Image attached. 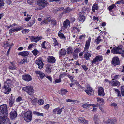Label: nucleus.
Segmentation results:
<instances>
[{"label":"nucleus","mask_w":124,"mask_h":124,"mask_svg":"<svg viewBox=\"0 0 124 124\" xmlns=\"http://www.w3.org/2000/svg\"><path fill=\"white\" fill-rule=\"evenodd\" d=\"M11 84L8 82H5L2 87L1 90L2 92L5 94H8L11 91Z\"/></svg>","instance_id":"1"},{"label":"nucleus","mask_w":124,"mask_h":124,"mask_svg":"<svg viewBox=\"0 0 124 124\" xmlns=\"http://www.w3.org/2000/svg\"><path fill=\"white\" fill-rule=\"evenodd\" d=\"M32 114L31 111H28L24 113L23 118L24 120L27 122L31 121L32 119Z\"/></svg>","instance_id":"2"},{"label":"nucleus","mask_w":124,"mask_h":124,"mask_svg":"<svg viewBox=\"0 0 124 124\" xmlns=\"http://www.w3.org/2000/svg\"><path fill=\"white\" fill-rule=\"evenodd\" d=\"M0 124H11L9 119L5 115L0 116Z\"/></svg>","instance_id":"3"},{"label":"nucleus","mask_w":124,"mask_h":124,"mask_svg":"<svg viewBox=\"0 0 124 124\" xmlns=\"http://www.w3.org/2000/svg\"><path fill=\"white\" fill-rule=\"evenodd\" d=\"M8 114L7 106L3 104L0 106V115H6Z\"/></svg>","instance_id":"4"},{"label":"nucleus","mask_w":124,"mask_h":124,"mask_svg":"<svg viewBox=\"0 0 124 124\" xmlns=\"http://www.w3.org/2000/svg\"><path fill=\"white\" fill-rule=\"evenodd\" d=\"M22 90L26 92L30 95H32L34 92L33 87L31 86H28L23 87Z\"/></svg>","instance_id":"5"},{"label":"nucleus","mask_w":124,"mask_h":124,"mask_svg":"<svg viewBox=\"0 0 124 124\" xmlns=\"http://www.w3.org/2000/svg\"><path fill=\"white\" fill-rule=\"evenodd\" d=\"M85 12H80L78 14V19L80 23H83L85 20Z\"/></svg>","instance_id":"6"},{"label":"nucleus","mask_w":124,"mask_h":124,"mask_svg":"<svg viewBox=\"0 0 124 124\" xmlns=\"http://www.w3.org/2000/svg\"><path fill=\"white\" fill-rule=\"evenodd\" d=\"M84 91L89 95H93L94 93L93 90L89 85L86 86V89H85Z\"/></svg>","instance_id":"7"},{"label":"nucleus","mask_w":124,"mask_h":124,"mask_svg":"<svg viewBox=\"0 0 124 124\" xmlns=\"http://www.w3.org/2000/svg\"><path fill=\"white\" fill-rule=\"evenodd\" d=\"M121 48L118 46L113 48L111 50V52L114 54H120Z\"/></svg>","instance_id":"8"},{"label":"nucleus","mask_w":124,"mask_h":124,"mask_svg":"<svg viewBox=\"0 0 124 124\" xmlns=\"http://www.w3.org/2000/svg\"><path fill=\"white\" fill-rule=\"evenodd\" d=\"M47 0H39L37 1V4L41 6L42 8H43L46 5Z\"/></svg>","instance_id":"9"},{"label":"nucleus","mask_w":124,"mask_h":124,"mask_svg":"<svg viewBox=\"0 0 124 124\" xmlns=\"http://www.w3.org/2000/svg\"><path fill=\"white\" fill-rule=\"evenodd\" d=\"M112 63L114 66H116L120 64V63L119 59L117 57H114L112 59Z\"/></svg>","instance_id":"10"},{"label":"nucleus","mask_w":124,"mask_h":124,"mask_svg":"<svg viewBox=\"0 0 124 124\" xmlns=\"http://www.w3.org/2000/svg\"><path fill=\"white\" fill-rule=\"evenodd\" d=\"M103 60V57L101 56L98 55L95 57L92 61H91L92 64L95 63L96 62L101 61Z\"/></svg>","instance_id":"11"},{"label":"nucleus","mask_w":124,"mask_h":124,"mask_svg":"<svg viewBox=\"0 0 124 124\" xmlns=\"http://www.w3.org/2000/svg\"><path fill=\"white\" fill-rule=\"evenodd\" d=\"M23 79L27 82H29L31 80V76L28 74L23 75L22 76Z\"/></svg>","instance_id":"12"},{"label":"nucleus","mask_w":124,"mask_h":124,"mask_svg":"<svg viewBox=\"0 0 124 124\" xmlns=\"http://www.w3.org/2000/svg\"><path fill=\"white\" fill-rule=\"evenodd\" d=\"M109 83H111V84L112 85L116 86H118L120 85V83L118 81L113 79L111 81H109Z\"/></svg>","instance_id":"13"},{"label":"nucleus","mask_w":124,"mask_h":124,"mask_svg":"<svg viewBox=\"0 0 124 124\" xmlns=\"http://www.w3.org/2000/svg\"><path fill=\"white\" fill-rule=\"evenodd\" d=\"M36 63L38 66V68L41 69L42 68L43 66V63L42 61L39 60H38L36 61Z\"/></svg>","instance_id":"14"},{"label":"nucleus","mask_w":124,"mask_h":124,"mask_svg":"<svg viewBox=\"0 0 124 124\" xmlns=\"http://www.w3.org/2000/svg\"><path fill=\"white\" fill-rule=\"evenodd\" d=\"M10 117L11 119H13L16 118L17 116L16 112L15 111H11L10 113Z\"/></svg>","instance_id":"15"},{"label":"nucleus","mask_w":124,"mask_h":124,"mask_svg":"<svg viewBox=\"0 0 124 124\" xmlns=\"http://www.w3.org/2000/svg\"><path fill=\"white\" fill-rule=\"evenodd\" d=\"M116 122V120L115 118L108 119L106 122V124H114Z\"/></svg>","instance_id":"16"},{"label":"nucleus","mask_w":124,"mask_h":124,"mask_svg":"<svg viewBox=\"0 0 124 124\" xmlns=\"http://www.w3.org/2000/svg\"><path fill=\"white\" fill-rule=\"evenodd\" d=\"M47 62L51 63H55L56 61L55 58L53 56H48L47 57Z\"/></svg>","instance_id":"17"},{"label":"nucleus","mask_w":124,"mask_h":124,"mask_svg":"<svg viewBox=\"0 0 124 124\" xmlns=\"http://www.w3.org/2000/svg\"><path fill=\"white\" fill-rule=\"evenodd\" d=\"M98 93L99 95L104 96L105 95L103 88L101 87L99 88Z\"/></svg>","instance_id":"18"},{"label":"nucleus","mask_w":124,"mask_h":124,"mask_svg":"<svg viewBox=\"0 0 124 124\" xmlns=\"http://www.w3.org/2000/svg\"><path fill=\"white\" fill-rule=\"evenodd\" d=\"M91 39V38L89 37L86 42L85 46V51H87L89 48Z\"/></svg>","instance_id":"19"},{"label":"nucleus","mask_w":124,"mask_h":124,"mask_svg":"<svg viewBox=\"0 0 124 124\" xmlns=\"http://www.w3.org/2000/svg\"><path fill=\"white\" fill-rule=\"evenodd\" d=\"M70 21L68 19L66 20L63 23V29H66L68 26L70 25Z\"/></svg>","instance_id":"20"},{"label":"nucleus","mask_w":124,"mask_h":124,"mask_svg":"<svg viewBox=\"0 0 124 124\" xmlns=\"http://www.w3.org/2000/svg\"><path fill=\"white\" fill-rule=\"evenodd\" d=\"M51 65L49 64H47L46 67V72L48 73H50L51 72Z\"/></svg>","instance_id":"21"},{"label":"nucleus","mask_w":124,"mask_h":124,"mask_svg":"<svg viewBox=\"0 0 124 124\" xmlns=\"http://www.w3.org/2000/svg\"><path fill=\"white\" fill-rule=\"evenodd\" d=\"M15 101V100L13 96L10 97L9 99L8 102L10 107H11L14 104V102Z\"/></svg>","instance_id":"22"},{"label":"nucleus","mask_w":124,"mask_h":124,"mask_svg":"<svg viewBox=\"0 0 124 124\" xmlns=\"http://www.w3.org/2000/svg\"><path fill=\"white\" fill-rule=\"evenodd\" d=\"M35 72L37 74L39 75L41 79H42L44 77L45 74L40 71L36 70Z\"/></svg>","instance_id":"23"},{"label":"nucleus","mask_w":124,"mask_h":124,"mask_svg":"<svg viewBox=\"0 0 124 124\" xmlns=\"http://www.w3.org/2000/svg\"><path fill=\"white\" fill-rule=\"evenodd\" d=\"M78 121L81 123H85L86 124H87L88 122V121L85 120L83 117H79L78 118Z\"/></svg>","instance_id":"24"},{"label":"nucleus","mask_w":124,"mask_h":124,"mask_svg":"<svg viewBox=\"0 0 124 124\" xmlns=\"http://www.w3.org/2000/svg\"><path fill=\"white\" fill-rule=\"evenodd\" d=\"M92 55V54L88 52L86 53L84 55V58L85 59L87 60L89 59V57Z\"/></svg>","instance_id":"25"},{"label":"nucleus","mask_w":124,"mask_h":124,"mask_svg":"<svg viewBox=\"0 0 124 124\" xmlns=\"http://www.w3.org/2000/svg\"><path fill=\"white\" fill-rule=\"evenodd\" d=\"M19 55H21L23 56H26L29 54V53L27 51H24L20 52L18 53Z\"/></svg>","instance_id":"26"},{"label":"nucleus","mask_w":124,"mask_h":124,"mask_svg":"<svg viewBox=\"0 0 124 124\" xmlns=\"http://www.w3.org/2000/svg\"><path fill=\"white\" fill-rule=\"evenodd\" d=\"M66 54V50L62 49L59 52L60 57L62 55H64Z\"/></svg>","instance_id":"27"},{"label":"nucleus","mask_w":124,"mask_h":124,"mask_svg":"<svg viewBox=\"0 0 124 124\" xmlns=\"http://www.w3.org/2000/svg\"><path fill=\"white\" fill-rule=\"evenodd\" d=\"M98 4H94L93 6L92 10L94 12H95V10H97L98 9Z\"/></svg>","instance_id":"28"},{"label":"nucleus","mask_w":124,"mask_h":124,"mask_svg":"<svg viewBox=\"0 0 124 124\" xmlns=\"http://www.w3.org/2000/svg\"><path fill=\"white\" fill-rule=\"evenodd\" d=\"M98 116L96 115H94L93 117V120L95 124H99L98 123Z\"/></svg>","instance_id":"29"},{"label":"nucleus","mask_w":124,"mask_h":124,"mask_svg":"<svg viewBox=\"0 0 124 124\" xmlns=\"http://www.w3.org/2000/svg\"><path fill=\"white\" fill-rule=\"evenodd\" d=\"M33 113L35 115H36L38 116H44L43 113H39L36 111H34L33 112Z\"/></svg>","instance_id":"30"},{"label":"nucleus","mask_w":124,"mask_h":124,"mask_svg":"<svg viewBox=\"0 0 124 124\" xmlns=\"http://www.w3.org/2000/svg\"><path fill=\"white\" fill-rule=\"evenodd\" d=\"M30 37L31 40V41H33L35 42H37V40L36 38V37L31 36V37Z\"/></svg>","instance_id":"31"},{"label":"nucleus","mask_w":124,"mask_h":124,"mask_svg":"<svg viewBox=\"0 0 124 124\" xmlns=\"http://www.w3.org/2000/svg\"><path fill=\"white\" fill-rule=\"evenodd\" d=\"M72 10L69 7H68L64 10V12L65 13H68L71 12Z\"/></svg>","instance_id":"32"},{"label":"nucleus","mask_w":124,"mask_h":124,"mask_svg":"<svg viewBox=\"0 0 124 124\" xmlns=\"http://www.w3.org/2000/svg\"><path fill=\"white\" fill-rule=\"evenodd\" d=\"M73 51L72 48L70 47H69L67 49V53L68 54L72 53Z\"/></svg>","instance_id":"33"},{"label":"nucleus","mask_w":124,"mask_h":124,"mask_svg":"<svg viewBox=\"0 0 124 124\" xmlns=\"http://www.w3.org/2000/svg\"><path fill=\"white\" fill-rule=\"evenodd\" d=\"M80 31V29L76 26H74L73 27V31H75L76 32H79Z\"/></svg>","instance_id":"34"},{"label":"nucleus","mask_w":124,"mask_h":124,"mask_svg":"<svg viewBox=\"0 0 124 124\" xmlns=\"http://www.w3.org/2000/svg\"><path fill=\"white\" fill-rule=\"evenodd\" d=\"M8 68L9 70H14L16 69V67L14 64H12V66H10Z\"/></svg>","instance_id":"35"},{"label":"nucleus","mask_w":124,"mask_h":124,"mask_svg":"<svg viewBox=\"0 0 124 124\" xmlns=\"http://www.w3.org/2000/svg\"><path fill=\"white\" fill-rule=\"evenodd\" d=\"M58 36L60 37L62 39H63L64 40L66 38L64 36L63 34V33H58Z\"/></svg>","instance_id":"36"},{"label":"nucleus","mask_w":124,"mask_h":124,"mask_svg":"<svg viewBox=\"0 0 124 124\" xmlns=\"http://www.w3.org/2000/svg\"><path fill=\"white\" fill-rule=\"evenodd\" d=\"M16 28L15 29L14 28H13L12 29H11L9 31V33L10 34H11L13 32L15 31H16Z\"/></svg>","instance_id":"37"},{"label":"nucleus","mask_w":124,"mask_h":124,"mask_svg":"<svg viewBox=\"0 0 124 124\" xmlns=\"http://www.w3.org/2000/svg\"><path fill=\"white\" fill-rule=\"evenodd\" d=\"M35 19L34 18H33L32 19V20L29 22V24L30 26H31L33 25V24L35 22Z\"/></svg>","instance_id":"38"},{"label":"nucleus","mask_w":124,"mask_h":124,"mask_svg":"<svg viewBox=\"0 0 124 124\" xmlns=\"http://www.w3.org/2000/svg\"><path fill=\"white\" fill-rule=\"evenodd\" d=\"M114 90L116 91L118 96L119 97H120L121 96L120 92L118 90V89H115Z\"/></svg>","instance_id":"39"},{"label":"nucleus","mask_w":124,"mask_h":124,"mask_svg":"<svg viewBox=\"0 0 124 124\" xmlns=\"http://www.w3.org/2000/svg\"><path fill=\"white\" fill-rule=\"evenodd\" d=\"M61 44H59L58 45H55L54 46L55 48V49L56 51H57L58 49L61 47Z\"/></svg>","instance_id":"40"},{"label":"nucleus","mask_w":124,"mask_h":124,"mask_svg":"<svg viewBox=\"0 0 124 124\" xmlns=\"http://www.w3.org/2000/svg\"><path fill=\"white\" fill-rule=\"evenodd\" d=\"M121 92L122 96L124 97V86L121 87Z\"/></svg>","instance_id":"41"},{"label":"nucleus","mask_w":124,"mask_h":124,"mask_svg":"<svg viewBox=\"0 0 124 124\" xmlns=\"http://www.w3.org/2000/svg\"><path fill=\"white\" fill-rule=\"evenodd\" d=\"M115 6V5L114 4H113L112 5L109 6L108 8L109 11H111V10L113 9Z\"/></svg>","instance_id":"42"},{"label":"nucleus","mask_w":124,"mask_h":124,"mask_svg":"<svg viewBox=\"0 0 124 124\" xmlns=\"http://www.w3.org/2000/svg\"><path fill=\"white\" fill-rule=\"evenodd\" d=\"M53 40L54 42L53 43L54 46H55V45H57L59 44H60L58 43V42L57 41L56 39L55 38H54L53 39Z\"/></svg>","instance_id":"43"},{"label":"nucleus","mask_w":124,"mask_h":124,"mask_svg":"<svg viewBox=\"0 0 124 124\" xmlns=\"http://www.w3.org/2000/svg\"><path fill=\"white\" fill-rule=\"evenodd\" d=\"M68 91L66 89H63L61 91V93L62 94H66Z\"/></svg>","instance_id":"44"},{"label":"nucleus","mask_w":124,"mask_h":124,"mask_svg":"<svg viewBox=\"0 0 124 124\" xmlns=\"http://www.w3.org/2000/svg\"><path fill=\"white\" fill-rule=\"evenodd\" d=\"M57 108H58L57 110V113L56 114L60 115L61 114L62 111L60 109V108L59 107Z\"/></svg>","instance_id":"45"},{"label":"nucleus","mask_w":124,"mask_h":124,"mask_svg":"<svg viewBox=\"0 0 124 124\" xmlns=\"http://www.w3.org/2000/svg\"><path fill=\"white\" fill-rule=\"evenodd\" d=\"M82 107L84 108H89V107H90L89 104L86 103L85 104L83 105L82 106Z\"/></svg>","instance_id":"46"},{"label":"nucleus","mask_w":124,"mask_h":124,"mask_svg":"<svg viewBox=\"0 0 124 124\" xmlns=\"http://www.w3.org/2000/svg\"><path fill=\"white\" fill-rule=\"evenodd\" d=\"M51 18L50 17H47V18H45V20L46 23L47 24V23L48 22L50 21Z\"/></svg>","instance_id":"47"},{"label":"nucleus","mask_w":124,"mask_h":124,"mask_svg":"<svg viewBox=\"0 0 124 124\" xmlns=\"http://www.w3.org/2000/svg\"><path fill=\"white\" fill-rule=\"evenodd\" d=\"M73 57L74 58L76 59L78 57V54L77 53H73Z\"/></svg>","instance_id":"48"},{"label":"nucleus","mask_w":124,"mask_h":124,"mask_svg":"<svg viewBox=\"0 0 124 124\" xmlns=\"http://www.w3.org/2000/svg\"><path fill=\"white\" fill-rule=\"evenodd\" d=\"M44 101L42 99L39 100L38 101V103L39 104L42 105L44 103Z\"/></svg>","instance_id":"49"},{"label":"nucleus","mask_w":124,"mask_h":124,"mask_svg":"<svg viewBox=\"0 0 124 124\" xmlns=\"http://www.w3.org/2000/svg\"><path fill=\"white\" fill-rule=\"evenodd\" d=\"M32 53L35 55H36L38 53V51L36 49H34L32 52Z\"/></svg>","instance_id":"50"},{"label":"nucleus","mask_w":124,"mask_h":124,"mask_svg":"<svg viewBox=\"0 0 124 124\" xmlns=\"http://www.w3.org/2000/svg\"><path fill=\"white\" fill-rule=\"evenodd\" d=\"M26 61V58H25L21 60L20 63L21 64H23L25 63Z\"/></svg>","instance_id":"51"},{"label":"nucleus","mask_w":124,"mask_h":124,"mask_svg":"<svg viewBox=\"0 0 124 124\" xmlns=\"http://www.w3.org/2000/svg\"><path fill=\"white\" fill-rule=\"evenodd\" d=\"M61 79L60 78V77L58 79H56L55 80L54 84H55L56 83H60L61 82Z\"/></svg>","instance_id":"52"},{"label":"nucleus","mask_w":124,"mask_h":124,"mask_svg":"<svg viewBox=\"0 0 124 124\" xmlns=\"http://www.w3.org/2000/svg\"><path fill=\"white\" fill-rule=\"evenodd\" d=\"M29 31V30L28 29H24L22 31L23 33H28Z\"/></svg>","instance_id":"53"},{"label":"nucleus","mask_w":124,"mask_h":124,"mask_svg":"<svg viewBox=\"0 0 124 124\" xmlns=\"http://www.w3.org/2000/svg\"><path fill=\"white\" fill-rule=\"evenodd\" d=\"M100 38V36H99L95 40V42H97L98 43H99V42L101 40V39Z\"/></svg>","instance_id":"54"},{"label":"nucleus","mask_w":124,"mask_h":124,"mask_svg":"<svg viewBox=\"0 0 124 124\" xmlns=\"http://www.w3.org/2000/svg\"><path fill=\"white\" fill-rule=\"evenodd\" d=\"M23 26L18 27H16V31H19L23 29Z\"/></svg>","instance_id":"55"},{"label":"nucleus","mask_w":124,"mask_h":124,"mask_svg":"<svg viewBox=\"0 0 124 124\" xmlns=\"http://www.w3.org/2000/svg\"><path fill=\"white\" fill-rule=\"evenodd\" d=\"M111 105L112 106H113L114 107L116 108H117V104L115 103H113L111 104Z\"/></svg>","instance_id":"56"},{"label":"nucleus","mask_w":124,"mask_h":124,"mask_svg":"<svg viewBox=\"0 0 124 124\" xmlns=\"http://www.w3.org/2000/svg\"><path fill=\"white\" fill-rule=\"evenodd\" d=\"M22 98L20 97H19L16 99V101L17 102H20L22 100Z\"/></svg>","instance_id":"57"},{"label":"nucleus","mask_w":124,"mask_h":124,"mask_svg":"<svg viewBox=\"0 0 124 124\" xmlns=\"http://www.w3.org/2000/svg\"><path fill=\"white\" fill-rule=\"evenodd\" d=\"M120 54H121L122 56L124 57V50L122 49L121 48V50H120Z\"/></svg>","instance_id":"58"},{"label":"nucleus","mask_w":124,"mask_h":124,"mask_svg":"<svg viewBox=\"0 0 124 124\" xmlns=\"http://www.w3.org/2000/svg\"><path fill=\"white\" fill-rule=\"evenodd\" d=\"M82 68L85 71H87L88 69V68L85 65H82Z\"/></svg>","instance_id":"59"},{"label":"nucleus","mask_w":124,"mask_h":124,"mask_svg":"<svg viewBox=\"0 0 124 124\" xmlns=\"http://www.w3.org/2000/svg\"><path fill=\"white\" fill-rule=\"evenodd\" d=\"M36 40H37V42L38 41H39V40L41 39H42V37L41 36L40 37H36Z\"/></svg>","instance_id":"60"},{"label":"nucleus","mask_w":124,"mask_h":124,"mask_svg":"<svg viewBox=\"0 0 124 124\" xmlns=\"http://www.w3.org/2000/svg\"><path fill=\"white\" fill-rule=\"evenodd\" d=\"M46 42V41H45L44 42H43L41 44V46L42 47L44 48H46V47L45 45V44Z\"/></svg>","instance_id":"61"},{"label":"nucleus","mask_w":124,"mask_h":124,"mask_svg":"<svg viewBox=\"0 0 124 124\" xmlns=\"http://www.w3.org/2000/svg\"><path fill=\"white\" fill-rule=\"evenodd\" d=\"M51 23L52 24L54 25H55L56 24V21L55 20H53L52 21H51Z\"/></svg>","instance_id":"62"},{"label":"nucleus","mask_w":124,"mask_h":124,"mask_svg":"<svg viewBox=\"0 0 124 124\" xmlns=\"http://www.w3.org/2000/svg\"><path fill=\"white\" fill-rule=\"evenodd\" d=\"M89 9L88 8H87V7H84L83 8L82 10L84 11L83 12H84V11H85L86 10H88Z\"/></svg>","instance_id":"63"},{"label":"nucleus","mask_w":124,"mask_h":124,"mask_svg":"<svg viewBox=\"0 0 124 124\" xmlns=\"http://www.w3.org/2000/svg\"><path fill=\"white\" fill-rule=\"evenodd\" d=\"M36 99H34L31 101V102L33 105H34L36 102Z\"/></svg>","instance_id":"64"}]
</instances>
